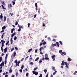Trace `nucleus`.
Segmentation results:
<instances>
[{
  "mask_svg": "<svg viewBox=\"0 0 77 77\" xmlns=\"http://www.w3.org/2000/svg\"><path fill=\"white\" fill-rule=\"evenodd\" d=\"M10 42H11V44H12L13 43V40H12V38H11Z\"/></svg>",
  "mask_w": 77,
  "mask_h": 77,
  "instance_id": "9d476101",
  "label": "nucleus"
},
{
  "mask_svg": "<svg viewBox=\"0 0 77 77\" xmlns=\"http://www.w3.org/2000/svg\"><path fill=\"white\" fill-rule=\"evenodd\" d=\"M19 71L20 72H23V70H22V69H20L19 70Z\"/></svg>",
  "mask_w": 77,
  "mask_h": 77,
  "instance_id": "c756f323",
  "label": "nucleus"
},
{
  "mask_svg": "<svg viewBox=\"0 0 77 77\" xmlns=\"http://www.w3.org/2000/svg\"><path fill=\"white\" fill-rule=\"evenodd\" d=\"M18 27L20 28V29H23L24 28V27H23V26H20L19 24H18Z\"/></svg>",
  "mask_w": 77,
  "mask_h": 77,
  "instance_id": "20e7f679",
  "label": "nucleus"
},
{
  "mask_svg": "<svg viewBox=\"0 0 77 77\" xmlns=\"http://www.w3.org/2000/svg\"><path fill=\"white\" fill-rule=\"evenodd\" d=\"M40 48H41V49L42 50H44V48H43V47H42Z\"/></svg>",
  "mask_w": 77,
  "mask_h": 77,
  "instance_id": "680f3d73",
  "label": "nucleus"
},
{
  "mask_svg": "<svg viewBox=\"0 0 77 77\" xmlns=\"http://www.w3.org/2000/svg\"><path fill=\"white\" fill-rule=\"evenodd\" d=\"M6 26H4L2 28V30H4V29H5V28H6Z\"/></svg>",
  "mask_w": 77,
  "mask_h": 77,
  "instance_id": "412c9836",
  "label": "nucleus"
},
{
  "mask_svg": "<svg viewBox=\"0 0 77 77\" xmlns=\"http://www.w3.org/2000/svg\"><path fill=\"white\" fill-rule=\"evenodd\" d=\"M11 77H15V75H13Z\"/></svg>",
  "mask_w": 77,
  "mask_h": 77,
  "instance_id": "774afa93",
  "label": "nucleus"
},
{
  "mask_svg": "<svg viewBox=\"0 0 77 77\" xmlns=\"http://www.w3.org/2000/svg\"><path fill=\"white\" fill-rule=\"evenodd\" d=\"M14 50V48L13 47L11 50V51H13V50Z\"/></svg>",
  "mask_w": 77,
  "mask_h": 77,
  "instance_id": "ea45409f",
  "label": "nucleus"
},
{
  "mask_svg": "<svg viewBox=\"0 0 77 77\" xmlns=\"http://www.w3.org/2000/svg\"><path fill=\"white\" fill-rule=\"evenodd\" d=\"M17 36H15V37L14 38V40L15 41H16V40H17Z\"/></svg>",
  "mask_w": 77,
  "mask_h": 77,
  "instance_id": "cd10ccee",
  "label": "nucleus"
},
{
  "mask_svg": "<svg viewBox=\"0 0 77 77\" xmlns=\"http://www.w3.org/2000/svg\"><path fill=\"white\" fill-rule=\"evenodd\" d=\"M7 50H8V48H5L4 49V53H6V52H7Z\"/></svg>",
  "mask_w": 77,
  "mask_h": 77,
  "instance_id": "0eeeda50",
  "label": "nucleus"
},
{
  "mask_svg": "<svg viewBox=\"0 0 77 77\" xmlns=\"http://www.w3.org/2000/svg\"><path fill=\"white\" fill-rule=\"evenodd\" d=\"M48 39L49 41H51V39L50 38V37H48Z\"/></svg>",
  "mask_w": 77,
  "mask_h": 77,
  "instance_id": "f704fd0d",
  "label": "nucleus"
},
{
  "mask_svg": "<svg viewBox=\"0 0 77 77\" xmlns=\"http://www.w3.org/2000/svg\"><path fill=\"white\" fill-rule=\"evenodd\" d=\"M15 35H16V32H15L14 33H13L11 35V36L12 38H13L14 37V36H15Z\"/></svg>",
  "mask_w": 77,
  "mask_h": 77,
  "instance_id": "39448f33",
  "label": "nucleus"
},
{
  "mask_svg": "<svg viewBox=\"0 0 77 77\" xmlns=\"http://www.w3.org/2000/svg\"><path fill=\"white\" fill-rule=\"evenodd\" d=\"M1 6L2 8V9H3L5 10L6 9V8H5L4 7V6H3V5H1Z\"/></svg>",
  "mask_w": 77,
  "mask_h": 77,
  "instance_id": "2eb2a0df",
  "label": "nucleus"
},
{
  "mask_svg": "<svg viewBox=\"0 0 77 77\" xmlns=\"http://www.w3.org/2000/svg\"><path fill=\"white\" fill-rule=\"evenodd\" d=\"M32 50V48H31L29 49L28 51V53H30V52Z\"/></svg>",
  "mask_w": 77,
  "mask_h": 77,
  "instance_id": "aec40b11",
  "label": "nucleus"
},
{
  "mask_svg": "<svg viewBox=\"0 0 77 77\" xmlns=\"http://www.w3.org/2000/svg\"><path fill=\"white\" fill-rule=\"evenodd\" d=\"M18 24V22L17 21H16V22H15V25L16 26H17V25Z\"/></svg>",
  "mask_w": 77,
  "mask_h": 77,
  "instance_id": "603ef678",
  "label": "nucleus"
},
{
  "mask_svg": "<svg viewBox=\"0 0 77 77\" xmlns=\"http://www.w3.org/2000/svg\"><path fill=\"white\" fill-rule=\"evenodd\" d=\"M43 45H45L46 44V42L44 41L43 43Z\"/></svg>",
  "mask_w": 77,
  "mask_h": 77,
  "instance_id": "58836bf2",
  "label": "nucleus"
},
{
  "mask_svg": "<svg viewBox=\"0 0 77 77\" xmlns=\"http://www.w3.org/2000/svg\"><path fill=\"white\" fill-rule=\"evenodd\" d=\"M16 77H17L18 76V72H17L16 74Z\"/></svg>",
  "mask_w": 77,
  "mask_h": 77,
  "instance_id": "6ab92c4d",
  "label": "nucleus"
},
{
  "mask_svg": "<svg viewBox=\"0 0 77 77\" xmlns=\"http://www.w3.org/2000/svg\"><path fill=\"white\" fill-rule=\"evenodd\" d=\"M2 60V57H0V62H1Z\"/></svg>",
  "mask_w": 77,
  "mask_h": 77,
  "instance_id": "7c9ffc66",
  "label": "nucleus"
},
{
  "mask_svg": "<svg viewBox=\"0 0 77 77\" xmlns=\"http://www.w3.org/2000/svg\"><path fill=\"white\" fill-rule=\"evenodd\" d=\"M9 41H8L7 42H6L5 44L6 45H8V44H9Z\"/></svg>",
  "mask_w": 77,
  "mask_h": 77,
  "instance_id": "b1692460",
  "label": "nucleus"
},
{
  "mask_svg": "<svg viewBox=\"0 0 77 77\" xmlns=\"http://www.w3.org/2000/svg\"><path fill=\"white\" fill-rule=\"evenodd\" d=\"M41 62H42V60H40L39 61V63H41Z\"/></svg>",
  "mask_w": 77,
  "mask_h": 77,
  "instance_id": "8fccbe9b",
  "label": "nucleus"
},
{
  "mask_svg": "<svg viewBox=\"0 0 77 77\" xmlns=\"http://www.w3.org/2000/svg\"><path fill=\"white\" fill-rule=\"evenodd\" d=\"M1 3L3 5H5V2H2L1 1Z\"/></svg>",
  "mask_w": 77,
  "mask_h": 77,
  "instance_id": "473e14b6",
  "label": "nucleus"
},
{
  "mask_svg": "<svg viewBox=\"0 0 77 77\" xmlns=\"http://www.w3.org/2000/svg\"><path fill=\"white\" fill-rule=\"evenodd\" d=\"M39 59V57H37L35 60V61H37V60H38V59Z\"/></svg>",
  "mask_w": 77,
  "mask_h": 77,
  "instance_id": "393cba45",
  "label": "nucleus"
},
{
  "mask_svg": "<svg viewBox=\"0 0 77 77\" xmlns=\"http://www.w3.org/2000/svg\"><path fill=\"white\" fill-rule=\"evenodd\" d=\"M43 44V43L42 42H40V46L41 47V45H42Z\"/></svg>",
  "mask_w": 77,
  "mask_h": 77,
  "instance_id": "e433bc0d",
  "label": "nucleus"
},
{
  "mask_svg": "<svg viewBox=\"0 0 77 77\" xmlns=\"http://www.w3.org/2000/svg\"><path fill=\"white\" fill-rule=\"evenodd\" d=\"M16 56V52H14L13 53V57H15Z\"/></svg>",
  "mask_w": 77,
  "mask_h": 77,
  "instance_id": "423d86ee",
  "label": "nucleus"
},
{
  "mask_svg": "<svg viewBox=\"0 0 77 77\" xmlns=\"http://www.w3.org/2000/svg\"><path fill=\"white\" fill-rule=\"evenodd\" d=\"M52 69L54 70V71H55L56 69H55V68L54 67V66H52Z\"/></svg>",
  "mask_w": 77,
  "mask_h": 77,
  "instance_id": "2f4dec72",
  "label": "nucleus"
},
{
  "mask_svg": "<svg viewBox=\"0 0 77 77\" xmlns=\"http://www.w3.org/2000/svg\"><path fill=\"white\" fill-rule=\"evenodd\" d=\"M21 28H19V29H18V32H20V31H21Z\"/></svg>",
  "mask_w": 77,
  "mask_h": 77,
  "instance_id": "09e8293b",
  "label": "nucleus"
},
{
  "mask_svg": "<svg viewBox=\"0 0 77 77\" xmlns=\"http://www.w3.org/2000/svg\"><path fill=\"white\" fill-rule=\"evenodd\" d=\"M37 51H38V49H36L35 50V53H37Z\"/></svg>",
  "mask_w": 77,
  "mask_h": 77,
  "instance_id": "de8ad7c7",
  "label": "nucleus"
},
{
  "mask_svg": "<svg viewBox=\"0 0 77 77\" xmlns=\"http://www.w3.org/2000/svg\"><path fill=\"white\" fill-rule=\"evenodd\" d=\"M16 1V0H14V1H12V3H13V5H15V4Z\"/></svg>",
  "mask_w": 77,
  "mask_h": 77,
  "instance_id": "1a4fd4ad",
  "label": "nucleus"
},
{
  "mask_svg": "<svg viewBox=\"0 0 77 77\" xmlns=\"http://www.w3.org/2000/svg\"><path fill=\"white\" fill-rule=\"evenodd\" d=\"M45 60H49L50 58H48L47 57H46L45 58Z\"/></svg>",
  "mask_w": 77,
  "mask_h": 77,
  "instance_id": "4468645a",
  "label": "nucleus"
},
{
  "mask_svg": "<svg viewBox=\"0 0 77 77\" xmlns=\"http://www.w3.org/2000/svg\"><path fill=\"white\" fill-rule=\"evenodd\" d=\"M68 60L69 62H70L71 60L72 59L69 58H68Z\"/></svg>",
  "mask_w": 77,
  "mask_h": 77,
  "instance_id": "5701e85b",
  "label": "nucleus"
},
{
  "mask_svg": "<svg viewBox=\"0 0 77 77\" xmlns=\"http://www.w3.org/2000/svg\"><path fill=\"white\" fill-rule=\"evenodd\" d=\"M4 20H3V21H6V17L4 16Z\"/></svg>",
  "mask_w": 77,
  "mask_h": 77,
  "instance_id": "dca6fc26",
  "label": "nucleus"
},
{
  "mask_svg": "<svg viewBox=\"0 0 77 77\" xmlns=\"http://www.w3.org/2000/svg\"><path fill=\"white\" fill-rule=\"evenodd\" d=\"M35 7H38V4L36 3H35Z\"/></svg>",
  "mask_w": 77,
  "mask_h": 77,
  "instance_id": "37998d69",
  "label": "nucleus"
},
{
  "mask_svg": "<svg viewBox=\"0 0 77 77\" xmlns=\"http://www.w3.org/2000/svg\"><path fill=\"white\" fill-rule=\"evenodd\" d=\"M7 62V60H5V63L6 65V62Z\"/></svg>",
  "mask_w": 77,
  "mask_h": 77,
  "instance_id": "864d4df0",
  "label": "nucleus"
},
{
  "mask_svg": "<svg viewBox=\"0 0 77 77\" xmlns=\"http://www.w3.org/2000/svg\"><path fill=\"white\" fill-rule=\"evenodd\" d=\"M55 57H56V55H54L51 56V57L52 59H54Z\"/></svg>",
  "mask_w": 77,
  "mask_h": 77,
  "instance_id": "f3484780",
  "label": "nucleus"
},
{
  "mask_svg": "<svg viewBox=\"0 0 77 77\" xmlns=\"http://www.w3.org/2000/svg\"><path fill=\"white\" fill-rule=\"evenodd\" d=\"M42 60H45V58H44V57H43Z\"/></svg>",
  "mask_w": 77,
  "mask_h": 77,
  "instance_id": "052dcab7",
  "label": "nucleus"
},
{
  "mask_svg": "<svg viewBox=\"0 0 77 77\" xmlns=\"http://www.w3.org/2000/svg\"><path fill=\"white\" fill-rule=\"evenodd\" d=\"M14 31H15V29L14 28H13L11 29V33H13Z\"/></svg>",
  "mask_w": 77,
  "mask_h": 77,
  "instance_id": "ddd939ff",
  "label": "nucleus"
},
{
  "mask_svg": "<svg viewBox=\"0 0 77 77\" xmlns=\"http://www.w3.org/2000/svg\"><path fill=\"white\" fill-rule=\"evenodd\" d=\"M3 18V14H1V15L0 16V19L1 20Z\"/></svg>",
  "mask_w": 77,
  "mask_h": 77,
  "instance_id": "f8f14e48",
  "label": "nucleus"
},
{
  "mask_svg": "<svg viewBox=\"0 0 77 77\" xmlns=\"http://www.w3.org/2000/svg\"><path fill=\"white\" fill-rule=\"evenodd\" d=\"M14 63H18V61H17V60H16L14 61Z\"/></svg>",
  "mask_w": 77,
  "mask_h": 77,
  "instance_id": "49530a36",
  "label": "nucleus"
},
{
  "mask_svg": "<svg viewBox=\"0 0 77 77\" xmlns=\"http://www.w3.org/2000/svg\"><path fill=\"white\" fill-rule=\"evenodd\" d=\"M30 64H31V65H33V63L32 62H31L30 63Z\"/></svg>",
  "mask_w": 77,
  "mask_h": 77,
  "instance_id": "79ce46f5",
  "label": "nucleus"
},
{
  "mask_svg": "<svg viewBox=\"0 0 77 77\" xmlns=\"http://www.w3.org/2000/svg\"><path fill=\"white\" fill-rule=\"evenodd\" d=\"M57 72V71H55L53 73V75H55L56 74V73Z\"/></svg>",
  "mask_w": 77,
  "mask_h": 77,
  "instance_id": "bb28decb",
  "label": "nucleus"
},
{
  "mask_svg": "<svg viewBox=\"0 0 77 77\" xmlns=\"http://www.w3.org/2000/svg\"><path fill=\"white\" fill-rule=\"evenodd\" d=\"M62 50H60V51H59V53H60V54H62Z\"/></svg>",
  "mask_w": 77,
  "mask_h": 77,
  "instance_id": "c85d7f7f",
  "label": "nucleus"
},
{
  "mask_svg": "<svg viewBox=\"0 0 77 77\" xmlns=\"http://www.w3.org/2000/svg\"><path fill=\"white\" fill-rule=\"evenodd\" d=\"M38 69V67H36L34 69V71H35L36 70V69Z\"/></svg>",
  "mask_w": 77,
  "mask_h": 77,
  "instance_id": "4c0bfd02",
  "label": "nucleus"
},
{
  "mask_svg": "<svg viewBox=\"0 0 77 77\" xmlns=\"http://www.w3.org/2000/svg\"><path fill=\"white\" fill-rule=\"evenodd\" d=\"M28 75H29V73L27 72L26 74V77H27L28 76Z\"/></svg>",
  "mask_w": 77,
  "mask_h": 77,
  "instance_id": "a18cd8bd",
  "label": "nucleus"
},
{
  "mask_svg": "<svg viewBox=\"0 0 77 77\" xmlns=\"http://www.w3.org/2000/svg\"><path fill=\"white\" fill-rule=\"evenodd\" d=\"M24 68V65H22L21 67V68L22 69H23V68Z\"/></svg>",
  "mask_w": 77,
  "mask_h": 77,
  "instance_id": "c9c22d12",
  "label": "nucleus"
},
{
  "mask_svg": "<svg viewBox=\"0 0 77 77\" xmlns=\"http://www.w3.org/2000/svg\"><path fill=\"white\" fill-rule=\"evenodd\" d=\"M30 27V23H28V27Z\"/></svg>",
  "mask_w": 77,
  "mask_h": 77,
  "instance_id": "3c124183",
  "label": "nucleus"
},
{
  "mask_svg": "<svg viewBox=\"0 0 77 77\" xmlns=\"http://www.w3.org/2000/svg\"><path fill=\"white\" fill-rule=\"evenodd\" d=\"M63 54L65 56V55H66V53H65V52H62V53H61V55H62L63 56H64Z\"/></svg>",
  "mask_w": 77,
  "mask_h": 77,
  "instance_id": "6e6552de",
  "label": "nucleus"
},
{
  "mask_svg": "<svg viewBox=\"0 0 77 77\" xmlns=\"http://www.w3.org/2000/svg\"><path fill=\"white\" fill-rule=\"evenodd\" d=\"M32 1L33 2V3H34L35 1H36V0H32Z\"/></svg>",
  "mask_w": 77,
  "mask_h": 77,
  "instance_id": "69168bd1",
  "label": "nucleus"
},
{
  "mask_svg": "<svg viewBox=\"0 0 77 77\" xmlns=\"http://www.w3.org/2000/svg\"><path fill=\"white\" fill-rule=\"evenodd\" d=\"M48 73H47V74L46 75L45 77H48Z\"/></svg>",
  "mask_w": 77,
  "mask_h": 77,
  "instance_id": "e2e57ef3",
  "label": "nucleus"
},
{
  "mask_svg": "<svg viewBox=\"0 0 77 77\" xmlns=\"http://www.w3.org/2000/svg\"><path fill=\"white\" fill-rule=\"evenodd\" d=\"M9 5L10 6L11 8H12V5L11 4H10Z\"/></svg>",
  "mask_w": 77,
  "mask_h": 77,
  "instance_id": "0e129e2a",
  "label": "nucleus"
},
{
  "mask_svg": "<svg viewBox=\"0 0 77 77\" xmlns=\"http://www.w3.org/2000/svg\"><path fill=\"white\" fill-rule=\"evenodd\" d=\"M64 63L65 64L66 67L67 69H69V67H68V64H67L66 62H64V61L63 60L62 61V63H61V65L63 66V65H65Z\"/></svg>",
  "mask_w": 77,
  "mask_h": 77,
  "instance_id": "f257e3e1",
  "label": "nucleus"
},
{
  "mask_svg": "<svg viewBox=\"0 0 77 77\" xmlns=\"http://www.w3.org/2000/svg\"><path fill=\"white\" fill-rule=\"evenodd\" d=\"M59 43H60V44H61V45H62V42H61V41H60Z\"/></svg>",
  "mask_w": 77,
  "mask_h": 77,
  "instance_id": "72a5a7b5",
  "label": "nucleus"
},
{
  "mask_svg": "<svg viewBox=\"0 0 77 77\" xmlns=\"http://www.w3.org/2000/svg\"><path fill=\"white\" fill-rule=\"evenodd\" d=\"M1 64L2 66H4V64H5V63L4 62H3Z\"/></svg>",
  "mask_w": 77,
  "mask_h": 77,
  "instance_id": "a211bd4d",
  "label": "nucleus"
},
{
  "mask_svg": "<svg viewBox=\"0 0 77 77\" xmlns=\"http://www.w3.org/2000/svg\"><path fill=\"white\" fill-rule=\"evenodd\" d=\"M1 42L2 43V48H3L4 47V44L5 43V41H4L3 40H2Z\"/></svg>",
  "mask_w": 77,
  "mask_h": 77,
  "instance_id": "f03ea898",
  "label": "nucleus"
},
{
  "mask_svg": "<svg viewBox=\"0 0 77 77\" xmlns=\"http://www.w3.org/2000/svg\"><path fill=\"white\" fill-rule=\"evenodd\" d=\"M36 14H35L34 16V18H36Z\"/></svg>",
  "mask_w": 77,
  "mask_h": 77,
  "instance_id": "4d7b16f0",
  "label": "nucleus"
},
{
  "mask_svg": "<svg viewBox=\"0 0 77 77\" xmlns=\"http://www.w3.org/2000/svg\"><path fill=\"white\" fill-rule=\"evenodd\" d=\"M23 60H24V58H22L21 59V61H23Z\"/></svg>",
  "mask_w": 77,
  "mask_h": 77,
  "instance_id": "bf43d9fd",
  "label": "nucleus"
},
{
  "mask_svg": "<svg viewBox=\"0 0 77 77\" xmlns=\"http://www.w3.org/2000/svg\"><path fill=\"white\" fill-rule=\"evenodd\" d=\"M3 37H4V36L3 35H2L1 36V38H2V39H3Z\"/></svg>",
  "mask_w": 77,
  "mask_h": 77,
  "instance_id": "13d9d810",
  "label": "nucleus"
},
{
  "mask_svg": "<svg viewBox=\"0 0 77 77\" xmlns=\"http://www.w3.org/2000/svg\"><path fill=\"white\" fill-rule=\"evenodd\" d=\"M32 73L33 74H35V75H38V72L35 71H33Z\"/></svg>",
  "mask_w": 77,
  "mask_h": 77,
  "instance_id": "7ed1b4c3",
  "label": "nucleus"
},
{
  "mask_svg": "<svg viewBox=\"0 0 77 77\" xmlns=\"http://www.w3.org/2000/svg\"><path fill=\"white\" fill-rule=\"evenodd\" d=\"M1 50H2V52H3V50H4V49H3L2 48H2V46L1 47Z\"/></svg>",
  "mask_w": 77,
  "mask_h": 77,
  "instance_id": "a19ab883",
  "label": "nucleus"
},
{
  "mask_svg": "<svg viewBox=\"0 0 77 77\" xmlns=\"http://www.w3.org/2000/svg\"><path fill=\"white\" fill-rule=\"evenodd\" d=\"M5 33H6L5 32H3V33L2 34V35L3 36H5Z\"/></svg>",
  "mask_w": 77,
  "mask_h": 77,
  "instance_id": "c03bdc74",
  "label": "nucleus"
},
{
  "mask_svg": "<svg viewBox=\"0 0 77 77\" xmlns=\"http://www.w3.org/2000/svg\"><path fill=\"white\" fill-rule=\"evenodd\" d=\"M9 73H12V69H9Z\"/></svg>",
  "mask_w": 77,
  "mask_h": 77,
  "instance_id": "4be33fe9",
  "label": "nucleus"
},
{
  "mask_svg": "<svg viewBox=\"0 0 77 77\" xmlns=\"http://www.w3.org/2000/svg\"><path fill=\"white\" fill-rule=\"evenodd\" d=\"M42 74H40V76H39V77H42Z\"/></svg>",
  "mask_w": 77,
  "mask_h": 77,
  "instance_id": "6e6d98bb",
  "label": "nucleus"
},
{
  "mask_svg": "<svg viewBox=\"0 0 77 77\" xmlns=\"http://www.w3.org/2000/svg\"><path fill=\"white\" fill-rule=\"evenodd\" d=\"M15 50H18V48L16 47H15Z\"/></svg>",
  "mask_w": 77,
  "mask_h": 77,
  "instance_id": "5fc2aeb1",
  "label": "nucleus"
},
{
  "mask_svg": "<svg viewBox=\"0 0 77 77\" xmlns=\"http://www.w3.org/2000/svg\"><path fill=\"white\" fill-rule=\"evenodd\" d=\"M57 45H56V44H52L51 46L53 47H54V46H56Z\"/></svg>",
  "mask_w": 77,
  "mask_h": 77,
  "instance_id": "9b49d317",
  "label": "nucleus"
},
{
  "mask_svg": "<svg viewBox=\"0 0 77 77\" xmlns=\"http://www.w3.org/2000/svg\"><path fill=\"white\" fill-rule=\"evenodd\" d=\"M8 75H6L5 76V77H8Z\"/></svg>",
  "mask_w": 77,
  "mask_h": 77,
  "instance_id": "338daca9",
  "label": "nucleus"
},
{
  "mask_svg": "<svg viewBox=\"0 0 77 77\" xmlns=\"http://www.w3.org/2000/svg\"><path fill=\"white\" fill-rule=\"evenodd\" d=\"M43 71L45 72V74H46V73L47 72V69H45Z\"/></svg>",
  "mask_w": 77,
  "mask_h": 77,
  "instance_id": "a878e982",
  "label": "nucleus"
}]
</instances>
